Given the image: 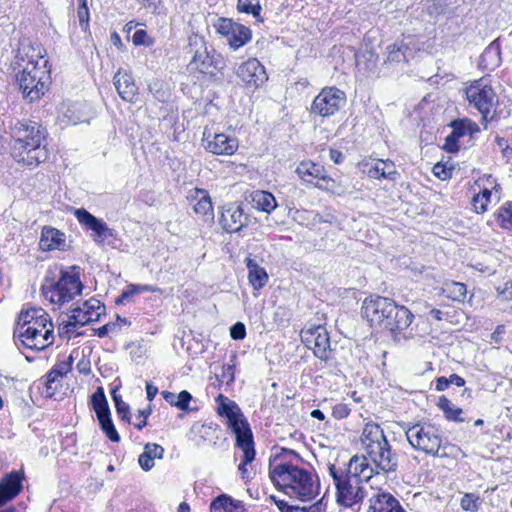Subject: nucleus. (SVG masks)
Listing matches in <instances>:
<instances>
[{
    "label": "nucleus",
    "instance_id": "7",
    "mask_svg": "<svg viewBox=\"0 0 512 512\" xmlns=\"http://www.w3.org/2000/svg\"><path fill=\"white\" fill-rule=\"evenodd\" d=\"M83 284L80 281L79 273H70L61 270L57 280L48 276L42 285V294L53 304L62 305L71 301L76 295L81 294Z\"/></svg>",
    "mask_w": 512,
    "mask_h": 512
},
{
    "label": "nucleus",
    "instance_id": "15",
    "mask_svg": "<svg viewBox=\"0 0 512 512\" xmlns=\"http://www.w3.org/2000/svg\"><path fill=\"white\" fill-rule=\"evenodd\" d=\"M73 215L84 228L93 232V240L97 244L103 242L113 235V230L110 229L105 221L95 217L85 208L73 209Z\"/></svg>",
    "mask_w": 512,
    "mask_h": 512
},
{
    "label": "nucleus",
    "instance_id": "63",
    "mask_svg": "<svg viewBox=\"0 0 512 512\" xmlns=\"http://www.w3.org/2000/svg\"><path fill=\"white\" fill-rule=\"evenodd\" d=\"M161 395L167 403L176 407V401H177L176 394H174L173 392H169V391H162Z\"/></svg>",
    "mask_w": 512,
    "mask_h": 512
},
{
    "label": "nucleus",
    "instance_id": "3",
    "mask_svg": "<svg viewBox=\"0 0 512 512\" xmlns=\"http://www.w3.org/2000/svg\"><path fill=\"white\" fill-rule=\"evenodd\" d=\"M269 476L279 490L301 501L311 500L318 493L319 485L313 480L312 474L291 463L270 467Z\"/></svg>",
    "mask_w": 512,
    "mask_h": 512
},
{
    "label": "nucleus",
    "instance_id": "27",
    "mask_svg": "<svg viewBox=\"0 0 512 512\" xmlns=\"http://www.w3.org/2000/svg\"><path fill=\"white\" fill-rule=\"evenodd\" d=\"M368 176L374 179H388L391 181L396 180L398 172L395 165L389 160H377L368 170Z\"/></svg>",
    "mask_w": 512,
    "mask_h": 512
},
{
    "label": "nucleus",
    "instance_id": "11",
    "mask_svg": "<svg viewBox=\"0 0 512 512\" xmlns=\"http://www.w3.org/2000/svg\"><path fill=\"white\" fill-rule=\"evenodd\" d=\"M347 102L344 91L335 86L323 88L314 98L310 113L322 118L330 117L340 111Z\"/></svg>",
    "mask_w": 512,
    "mask_h": 512
},
{
    "label": "nucleus",
    "instance_id": "53",
    "mask_svg": "<svg viewBox=\"0 0 512 512\" xmlns=\"http://www.w3.org/2000/svg\"><path fill=\"white\" fill-rule=\"evenodd\" d=\"M191 400L192 395L188 391L183 390L177 395L176 407L180 410L188 411Z\"/></svg>",
    "mask_w": 512,
    "mask_h": 512
},
{
    "label": "nucleus",
    "instance_id": "49",
    "mask_svg": "<svg viewBox=\"0 0 512 512\" xmlns=\"http://www.w3.org/2000/svg\"><path fill=\"white\" fill-rule=\"evenodd\" d=\"M80 309H82L87 315H91V313H95V315L100 313L101 315L105 307L104 305L101 304L99 300L91 298L85 301L80 307Z\"/></svg>",
    "mask_w": 512,
    "mask_h": 512
},
{
    "label": "nucleus",
    "instance_id": "24",
    "mask_svg": "<svg viewBox=\"0 0 512 512\" xmlns=\"http://www.w3.org/2000/svg\"><path fill=\"white\" fill-rule=\"evenodd\" d=\"M114 86L119 94V96L127 102H133L134 98L137 94V86L134 82L133 77L127 73L118 71L114 75Z\"/></svg>",
    "mask_w": 512,
    "mask_h": 512
},
{
    "label": "nucleus",
    "instance_id": "5",
    "mask_svg": "<svg viewBox=\"0 0 512 512\" xmlns=\"http://www.w3.org/2000/svg\"><path fill=\"white\" fill-rule=\"evenodd\" d=\"M186 54L191 55L189 67L200 73L214 74L225 67L222 55L217 53L213 46H208L204 37L198 34L188 37Z\"/></svg>",
    "mask_w": 512,
    "mask_h": 512
},
{
    "label": "nucleus",
    "instance_id": "21",
    "mask_svg": "<svg viewBox=\"0 0 512 512\" xmlns=\"http://www.w3.org/2000/svg\"><path fill=\"white\" fill-rule=\"evenodd\" d=\"M371 512H405L399 501L390 493L378 491L369 499Z\"/></svg>",
    "mask_w": 512,
    "mask_h": 512
},
{
    "label": "nucleus",
    "instance_id": "64",
    "mask_svg": "<svg viewBox=\"0 0 512 512\" xmlns=\"http://www.w3.org/2000/svg\"><path fill=\"white\" fill-rule=\"evenodd\" d=\"M302 508L304 509V512H324L321 501H318L310 506H304Z\"/></svg>",
    "mask_w": 512,
    "mask_h": 512
},
{
    "label": "nucleus",
    "instance_id": "6",
    "mask_svg": "<svg viewBox=\"0 0 512 512\" xmlns=\"http://www.w3.org/2000/svg\"><path fill=\"white\" fill-rule=\"evenodd\" d=\"M48 60H43L40 66L15 71V77L23 97L29 102L39 100L47 91L50 83Z\"/></svg>",
    "mask_w": 512,
    "mask_h": 512
},
{
    "label": "nucleus",
    "instance_id": "28",
    "mask_svg": "<svg viewBox=\"0 0 512 512\" xmlns=\"http://www.w3.org/2000/svg\"><path fill=\"white\" fill-rule=\"evenodd\" d=\"M164 454V448L156 443H147L144 452L140 454L138 462L144 471H149L154 466V459H161Z\"/></svg>",
    "mask_w": 512,
    "mask_h": 512
},
{
    "label": "nucleus",
    "instance_id": "1",
    "mask_svg": "<svg viewBox=\"0 0 512 512\" xmlns=\"http://www.w3.org/2000/svg\"><path fill=\"white\" fill-rule=\"evenodd\" d=\"M361 315L371 326L388 331L397 336L412 323L414 315L405 306L398 305L388 297L370 296L363 301Z\"/></svg>",
    "mask_w": 512,
    "mask_h": 512
},
{
    "label": "nucleus",
    "instance_id": "40",
    "mask_svg": "<svg viewBox=\"0 0 512 512\" xmlns=\"http://www.w3.org/2000/svg\"><path fill=\"white\" fill-rule=\"evenodd\" d=\"M243 452L242 462L239 464L238 469L242 475L243 479H249L250 476L248 474L247 465L252 463L255 459V448L254 443H244L243 445H236Z\"/></svg>",
    "mask_w": 512,
    "mask_h": 512
},
{
    "label": "nucleus",
    "instance_id": "54",
    "mask_svg": "<svg viewBox=\"0 0 512 512\" xmlns=\"http://www.w3.org/2000/svg\"><path fill=\"white\" fill-rule=\"evenodd\" d=\"M230 336L234 340H242L246 337V327L242 322H236L230 328Z\"/></svg>",
    "mask_w": 512,
    "mask_h": 512
},
{
    "label": "nucleus",
    "instance_id": "60",
    "mask_svg": "<svg viewBox=\"0 0 512 512\" xmlns=\"http://www.w3.org/2000/svg\"><path fill=\"white\" fill-rule=\"evenodd\" d=\"M488 200H477V195L473 198V207L476 213H484L487 209Z\"/></svg>",
    "mask_w": 512,
    "mask_h": 512
},
{
    "label": "nucleus",
    "instance_id": "31",
    "mask_svg": "<svg viewBox=\"0 0 512 512\" xmlns=\"http://www.w3.org/2000/svg\"><path fill=\"white\" fill-rule=\"evenodd\" d=\"M251 40V30L242 25L236 23L231 34L227 37V41L231 48L238 49L245 45L247 42Z\"/></svg>",
    "mask_w": 512,
    "mask_h": 512
},
{
    "label": "nucleus",
    "instance_id": "18",
    "mask_svg": "<svg viewBox=\"0 0 512 512\" xmlns=\"http://www.w3.org/2000/svg\"><path fill=\"white\" fill-rule=\"evenodd\" d=\"M363 497L364 491L360 486V479L351 475L336 487V499L340 505L352 507L361 502Z\"/></svg>",
    "mask_w": 512,
    "mask_h": 512
},
{
    "label": "nucleus",
    "instance_id": "62",
    "mask_svg": "<svg viewBox=\"0 0 512 512\" xmlns=\"http://www.w3.org/2000/svg\"><path fill=\"white\" fill-rule=\"evenodd\" d=\"M134 293L132 292V288L129 285L126 290H124L121 295L116 299V304H122L125 300H128Z\"/></svg>",
    "mask_w": 512,
    "mask_h": 512
},
{
    "label": "nucleus",
    "instance_id": "56",
    "mask_svg": "<svg viewBox=\"0 0 512 512\" xmlns=\"http://www.w3.org/2000/svg\"><path fill=\"white\" fill-rule=\"evenodd\" d=\"M77 327L73 323V321L69 318L68 321L62 322L59 326V334L60 336L66 335L67 339L71 338V333L76 329Z\"/></svg>",
    "mask_w": 512,
    "mask_h": 512
},
{
    "label": "nucleus",
    "instance_id": "58",
    "mask_svg": "<svg viewBox=\"0 0 512 512\" xmlns=\"http://www.w3.org/2000/svg\"><path fill=\"white\" fill-rule=\"evenodd\" d=\"M132 288V292L135 294H139L141 292H161L160 288L152 285H134L130 284Z\"/></svg>",
    "mask_w": 512,
    "mask_h": 512
},
{
    "label": "nucleus",
    "instance_id": "61",
    "mask_svg": "<svg viewBox=\"0 0 512 512\" xmlns=\"http://www.w3.org/2000/svg\"><path fill=\"white\" fill-rule=\"evenodd\" d=\"M345 156L343 155V153L339 150H336V149H331L330 150V159L335 163V164H340L343 162Z\"/></svg>",
    "mask_w": 512,
    "mask_h": 512
},
{
    "label": "nucleus",
    "instance_id": "23",
    "mask_svg": "<svg viewBox=\"0 0 512 512\" xmlns=\"http://www.w3.org/2000/svg\"><path fill=\"white\" fill-rule=\"evenodd\" d=\"M22 490L19 474L12 472L0 481V507L15 498Z\"/></svg>",
    "mask_w": 512,
    "mask_h": 512
},
{
    "label": "nucleus",
    "instance_id": "16",
    "mask_svg": "<svg viewBox=\"0 0 512 512\" xmlns=\"http://www.w3.org/2000/svg\"><path fill=\"white\" fill-rule=\"evenodd\" d=\"M204 148L215 155H233L238 147V139L225 133H214L205 129L202 138Z\"/></svg>",
    "mask_w": 512,
    "mask_h": 512
},
{
    "label": "nucleus",
    "instance_id": "9",
    "mask_svg": "<svg viewBox=\"0 0 512 512\" xmlns=\"http://www.w3.org/2000/svg\"><path fill=\"white\" fill-rule=\"evenodd\" d=\"M27 316L29 313H20L14 329L16 341H20L23 346L29 349L43 350L53 343V329H46L41 333V329L27 325Z\"/></svg>",
    "mask_w": 512,
    "mask_h": 512
},
{
    "label": "nucleus",
    "instance_id": "2",
    "mask_svg": "<svg viewBox=\"0 0 512 512\" xmlns=\"http://www.w3.org/2000/svg\"><path fill=\"white\" fill-rule=\"evenodd\" d=\"M9 129L13 138L12 156L17 162L37 166L48 158L46 146L42 145L45 129L40 124L16 120Z\"/></svg>",
    "mask_w": 512,
    "mask_h": 512
},
{
    "label": "nucleus",
    "instance_id": "39",
    "mask_svg": "<svg viewBox=\"0 0 512 512\" xmlns=\"http://www.w3.org/2000/svg\"><path fill=\"white\" fill-rule=\"evenodd\" d=\"M410 49L407 45L400 43H394L392 45H389L387 47V58L385 60V63L394 64V63H401L407 61V52H409Z\"/></svg>",
    "mask_w": 512,
    "mask_h": 512
},
{
    "label": "nucleus",
    "instance_id": "47",
    "mask_svg": "<svg viewBox=\"0 0 512 512\" xmlns=\"http://www.w3.org/2000/svg\"><path fill=\"white\" fill-rule=\"evenodd\" d=\"M77 16L81 28L86 30L89 26V9L87 6V0H78Z\"/></svg>",
    "mask_w": 512,
    "mask_h": 512
},
{
    "label": "nucleus",
    "instance_id": "42",
    "mask_svg": "<svg viewBox=\"0 0 512 512\" xmlns=\"http://www.w3.org/2000/svg\"><path fill=\"white\" fill-rule=\"evenodd\" d=\"M237 9L239 12L252 14L256 19L260 18L262 10L259 0H238Z\"/></svg>",
    "mask_w": 512,
    "mask_h": 512
},
{
    "label": "nucleus",
    "instance_id": "46",
    "mask_svg": "<svg viewBox=\"0 0 512 512\" xmlns=\"http://www.w3.org/2000/svg\"><path fill=\"white\" fill-rule=\"evenodd\" d=\"M461 508L465 511L476 512L479 509V497L473 493H466L460 501Z\"/></svg>",
    "mask_w": 512,
    "mask_h": 512
},
{
    "label": "nucleus",
    "instance_id": "48",
    "mask_svg": "<svg viewBox=\"0 0 512 512\" xmlns=\"http://www.w3.org/2000/svg\"><path fill=\"white\" fill-rule=\"evenodd\" d=\"M132 42L136 46L143 45L146 47H151L154 44V39L148 35L146 30L138 29L132 36Z\"/></svg>",
    "mask_w": 512,
    "mask_h": 512
},
{
    "label": "nucleus",
    "instance_id": "33",
    "mask_svg": "<svg viewBox=\"0 0 512 512\" xmlns=\"http://www.w3.org/2000/svg\"><path fill=\"white\" fill-rule=\"evenodd\" d=\"M442 293L453 301L463 302L466 298L467 288L464 283L447 281L442 286Z\"/></svg>",
    "mask_w": 512,
    "mask_h": 512
},
{
    "label": "nucleus",
    "instance_id": "32",
    "mask_svg": "<svg viewBox=\"0 0 512 512\" xmlns=\"http://www.w3.org/2000/svg\"><path fill=\"white\" fill-rule=\"evenodd\" d=\"M243 508L241 501L232 499L230 496L222 494L216 497L210 504L211 512H237L238 509Z\"/></svg>",
    "mask_w": 512,
    "mask_h": 512
},
{
    "label": "nucleus",
    "instance_id": "41",
    "mask_svg": "<svg viewBox=\"0 0 512 512\" xmlns=\"http://www.w3.org/2000/svg\"><path fill=\"white\" fill-rule=\"evenodd\" d=\"M118 386L111 390V396L115 404L116 411L122 420L130 422V408L127 403L122 400L121 395L117 393Z\"/></svg>",
    "mask_w": 512,
    "mask_h": 512
},
{
    "label": "nucleus",
    "instance_id": "35",
    "mask_svg": "<svg viewBox=\"0 0 512 512\" xmlns=\"http://www.w3.org/2000/svg\"><path fill=\"white\" fill-rule=\"evenodd\" d=\"M21 313H29V316H27V325L41 329V333L48 329L46 326L50 319L43 309L31 308L26 311H21Z\"/></svg>",
    "mask_w": 512,
    "mask_h": 512
},
{
    "label": "nucleus",
    "instance_id": "17",
    "mask_svg": "<svg viewBox=\"0 0 512 512\" xmlns=\"http://www.w3.org/2000/svg\"><path fill=\"white\" fill-rule=\"evenodd\" d=\"M219 223L226 232L235 233L248 225L249 217L241 205L229 203L222 207Z\"/></svg>",
    "mask_w": 512,
    "mask_h": 512
},
{
    "label": "nucleus",
    "instance_id": "37",
    "mask_svg": "<svg viewBox=\"0 0 512 512\" xmlns=\"http://www.w3.org/2000/svg\"><path fill=\"white\" fill-rule=\"evenodd\" d=\"M437 406L443 411L447 420L454 422L465 421V419L461 417L462 409L456 407L447 397H439Z\"/></svg>",
    "mask_w": 512,
    "mask_h": 512
},
{
    "label": "nucleus",
    "instance_id": "13",
    "mask_svg": "<svg viewBox=\"0 0 512 512\" xmlns=\"http://www.w3.org/2000/svg\"><path fill=\"white\" fill-rule=\"evenodd\" d=\"M301 341L308 349H312L314 355L327 360L330 351V337L327 329L322 325H311L301 330Z\"/></svg>",
    "mask_w": 512,
    "mask_h": 512
},
{
    "label": "nucleus",
    "instance_id": "12",
    "mask_svg": "<svg viewBox=\"0 0 512 512\" xmlns=\"http://www.w3.org/2000/svg\"><path fill=\"white\" fill-rule=\"evenodd\" d=\"M466 96L469 103L481 113L484 119H487L498 102L497 95L492 87L485 84L483 80H478L468 87Z\"/></svg>",
    "mask_w": 512,
    "mask_h": 512
},
{
    "label": "nucleus",
    "instance_id": "22",
    "mask_svg": "<svg viewBox=\"0 0 512 512\" xmlns=\"http://www.w3.org/2000/svg\"><path fill=\"white\" fill-rule=\"evenodd\" d=\"M39 246L43 251L55 249L65 251L68 248L65 234L50 226H44L42 228Z\"/></svg>",
    "mask_w": 512,
    "mask_h": 512
},
{
    "label": "nucleus",
    "instance_id": "14",
    "mask_svg": "<svg viewBox=\"0 0 512 512\" xmlns=\"http://www.w3.org/2000/svg\"><path fill=\"white\" fill-rule=\"evenodd\" d=\"M44 50L34 44L30 39L23 38L19 41L18 48L11 62L13 71L29 69L31 66H40L44 59Z\"/></svg>",
    "mask_w": 512,
    "mask_h": 512
},
{
    "label": "nucleus",
    "instance_id": "57",
    "mask_svg": "<svg viewBox=\"0 0 512 512\" xmlns=\"http://www.w3.org/2000/svg\"><path fill=\"white\" fill-rule=\"evenodd\" d=\"M234 366L227 365L222 368V373L220 375L222 381H226V383H231L234 381Z\"/></svg>",
    "mask_w": 512,
    "mask_h": 512
},
{
    "label": "nucleus",
    "instance_id": "55",
    "mask_svg": "<svg viewBox=\"0 0 512 512\" xmlns=\"http://www.w3.org/2000/svg\"><path fill=\"white\" fill-rule=\"evenodd\" d=\"M350 412H351V410L347 404L339 403L333 407L332 415L336 419H344V418L348 417Z\"/></svg>",
    "mask_w": 512,
    "mask_h": 512
},
{
    "label": "nucleus",
    "instance_id": "8",
    "mask_svg": "<svg viewBox=\"0 0 512 512\" xmlns=\"http://www.w3.org/2000/svg\"><path fill=\"white\" fill-rule=\"evenodd\" d=\"M217 412L227 419V425L236 436V445L254 443L253 434L247 419L238 404L223 394L216 397Z\"/></svg>",
    "mask_w": 512,
    "mask_h": 512
},
{
    "label": "nucleus",
    "instance_id": "45",
    "mask_svg": "<svg viewBox=\"0 0 512 512\" xmlns=\"http://www.w3.org/2000/svg\"><path fill=\"white\" fill-rule=\"evenodd\" d=\"M498 221L500 222L501 227L505 229L512 228V203H507L500 208Z\"/></svg>",
    "mask_w": 512,
    "mask_h": 512
},
{
    "label": "nucleus",
    "instance_id": "59",
    "mask_svg": "<svg viewBox=\"0 0 512 512\" xmlns=\"http://www.w3.org/2000/svg\"><path fill=\"white\" fill-rule=\"evenodd\" d=\"M115 328H116V323H107V324L103 325L102 327L98 328L96 330V333L100 338H103V337L107 336L110 331H114Z\"/></svg>",
    "mask_w": 512,
    "mask_h": 512
},
{
    "label": "nucleus",
    "instance_id": "10",
    "mask_svg": "<svg viewBox=\"0 0 512 512\" xmlns=\"http://www.w3.org/2000/svg\"><path fill=\"white\" fill-rule=\"evenodd\" d=\"M406 437L413 448L427 455H439L442 439L434 426L415 424L406 430Z\"/></svg>",
    "mask_w": 512,
    "mask_h": 512
},
{
    "label": "nucleus",
    "instance_id": "30",
    "mask_svg": "<svg viewBox=\"0 0 512 512\" xmlns=\"http://www.w3.org/2000/svg\"><path fill=\"white\" fill-rule=\"evenodd\" d=\"M248 278L255 289H261L266 285L268 275L264 268L260 267L253 259H247Z\"/></svg>",
    "mask_w": 512,
    "mask_h": 512
},
{
    "label": "nucleus",
    "instance_id": "4",
    "mask_svg": "<svg viewBox=\"0 0 512 512\" xmlns=\"http://www.w3.org/2000/svg\"><path fill=\"white\" fill-rule=\"evenodd\" d=\"M362 443L369 459L384 473H393L398 468V455L392 451L383 430L377 424L366 425Z\"/></svg>",
    "mask_w": 512,
    "mask_h": 512
},
{
    "label": "nucleus",
    "instance_id": "36",
    "mask_svg": "<svg viewBox=\"0 0 512 512\" xmlns=\"http://www.w3.org/2000/svg\"><path fill=\"white\" fill-rule=\"evenodd\" d=\"M348 473L355 477L356 479H360V475L364 474L366 470L369 469L370 473L373 472V468L369 467L366 456H358L354 455L351 457L348 463ZM365 479H369L371 474L364 475Z\"/></svg>",
    "mask_w": 512,
    "mask_h": 512
},
{
    "label": "nucleus",
    "instance_id": "25",
    "mask_svg": "<svg viewBox=\"0 0 512 512\" xmlns=\"http://www.w3.org/2000/svg\"><path fill=\"white\" fill-rule=\"evenodd\" d=\"M452 131L445 138L443 149L448 153H455L459 150L458 140L467 135L471 134L470 122L466 120H457L452 122Z\"/></svg>",
    "mask_w": 512,
    "mask_h": 512
},
{
    "label": "nucleus",
    "instance_id": "19",
    "mask_svg": "<svg viewBox=\"0 0 512 512\" xmlns=\"http://www.w3.org/2000/svg\"><path fill=\"white\" fill-rule=\"evenodd\" d=\"M236 74L246 86L253 88L262 86L268 79L264 66L255 58L242 63Z\"/></svg>",
    "mask_w": 512,
    "mask_h": 512
},
{
    "label": "nucleus",
    "instance_id": "29",
    "mask_svg": "<svg viewBox=\"0 0 512 512\" xmlns=\"http://www.w3.org/2000/svg\"><path fill=\"white\" fill-rule=\"evenodd\" d=\"M251 202L259 211L270 213L277 207L274 195L268 191L257 190L251 194Z\"/></svg>",
    "mask_w": 512,
    "mask_h": 512
},
{
    "label": "nucleus",
    "instance_id": "34",
    "mask_svg": "<svg viewBox=\"0 0 512 512\" xmlns=\"http://www.w3.org/2000/svg\"><path fill=\"white\" fill-rule=\"evenodd\" d=\"M92 407L96 413L97 419L110 416L109 405L102 387H98L91 396Z\"/></svg>",
    "mask_w": 512,
    "mask_h": 512
},
{
    "label": "nucleus",
    "instance_id": "51",
    "mask_svg": "<svg viewBox=\"0 0 512 512\" xmlns=\"http://www.w3.org/2000/svg\"><path fill=\"white\" fill-rule=\"evenodd\" d=\"M236 25L231 19L220 18L215 24V28L218 33L222 34L226 38L231 34L234 26Z\"/></svg>",
    "mask_w": 512,
    "mask_h": 512
},
{
    "label": "nucleus",
    "instance_id": "38",
    "mask_svg": "<svg viewBox=\"0 0 512 512\" xmlns=\"http://www.w3.org/2000/svg\"><path fill=\"white\" fill-rule=\"evenodd\" d=\"M74 361L73 354H70L67 360L60 361L54 365V367L47 374V384L50 388V384L55 382L59 377L65 376L72 368Z\"/></svg>",
    "mask_w": 512,
    "mask_h": 512
},
{
    "label": "nucleus",
    "instance_id": "26",
    "mask_svg": "<svg viewBox=\"0 0 512 512\" xmlns=\"http://www.w3.org/2000/svg\"><path fill=\"white\" fill-rule=\"evenodd\" d=\"M192 200L196 201L193 204V210L197 215H200L205 221H212L214 218L213 206L211 198L206 190L195 189L194 194L191 195Z\"/></svg>",
    "mask_w": 512,
    "mask_h": 512
},
{
    "label": "nucleus",
    "instance_id": "43",
    "mask_svg": "<svg viewBox=\"0 0 512 512\" xmlns=\"http://www.w3.org/2000/svg\"><path fill=\"white\" fill-rule=\"evenodd\" d=\"M69 317L76 327H82L91 322L98 321L100 313L95 315V318H91V315H87L80 307H76L72 310V314Z\"/></svg>",
    "mask_w": 512,
    "mask_h": 512
},
{
    "label": "nucleus",
    "instance_id": "44",
    "mask_svg": "<svg viewBox=\"0 0 512 512\" xmlns=\"http://www.w3.org/2000/svg\"><path fill=\"white\" fill-rule=\"evenodd\" d=\"M98 421H99L100 428L102 429V431L105 433V435L107 436V438L109 440H111L112 442L120 441V436L112 422L111 415L107 416V418L104 417V418L98 419Z\"/></svg>",
    "mask_w": 512,
    "mask_h": 512
},
{
    "label": "nucleus",
    "instance_id": "20",
    "mask_svg": "<svg viewBox=\"0 0 512 512\" xmlns=\"http://www.w3.org/2000/svg\"><path fill=\"white\" fill-rule=\"evenodd\" d=\"M295 172L302 182L308 186L320 187L315 182L316 180H322L325 182L332 181V179L326 175L324 167L311 160L301 161L296 167Z\"/></svg>",
    "mask_w": 512,
    "mask_h": 512
},
{
    "label": "nucleus",
    "instance_id": "50",
    "mask_svg": "<svg viewBox=\"0 0 512 512\" xmlns=\"http://www.w3.org/2000/svg\"><path fill=\"white\" fill-rule=\"evenodd\" d=\"M328 469L329 474L333 479L335 487L340 485L345 480V478L350 476V474L348 473V469L345 471L341 468H337L334 464H330Z\"/></svg>",
    "mask_w": 512,
    "mask_h": 512
},
{
    "label": "nucleus",
    "instance_id": "52",
    "mask_svg": "<svg viewBox=\"0 0 512 512\" xmlns=\"http://www.w3.org/2000/svg\"><path fill=\"white\" fill-rule=\"evenodd\" d=\"M500 55L499 45L496 44V42H492L482 53L481 60L483 62L487 61L488 59H494L495 61L498 60Z\"/></svg>",
    "mask_w": 512,
    "mask_h": 512
}]
</instances>
